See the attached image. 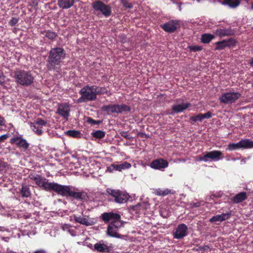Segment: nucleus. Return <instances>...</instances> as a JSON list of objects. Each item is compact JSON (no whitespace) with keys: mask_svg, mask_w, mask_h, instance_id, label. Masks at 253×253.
Here are the masks:
<instances>
[{"mask_svg":"<svg viewBox=\"0 0 253 253\" xmlns=\"http://www.w3.org/2000/svg\"><path fill=\"white\" fill-rule=\"evenodd\" d=\"M188 48L192 52L200 51L203 49V47L201 45H191L189 46Z\"/></svg>","mask_w":253,"mask_h":253,"instance_id":"nucleus-40","label":"nucleus"},{"mask_svg":"<svg viewBox=\"0 0 253 253\" xmlns=\"http://www.w3.org/2000/svg\"><path fill=\"white\" fill-rule=\"evenodd\" d=\"M106 191L109 195L114 198V201L117 203H125L129 198V196L127 193L120 190L107 188Z\"/></svg>","mask_w":253,"mask_h":253,"instance_id":"nucleus-7","label":"nucleus"},{"mask_svg":"<svg viewBox=\"0 0 253 253\" xmlns=\"http://www.w3.org/2000/svg\"><path fill=\"white\" fill-rule=\"evenodd\" d=\"M92 7L96 11H100L105 17L112 14V8L110 5L106 4L101 0H98L92 3Z\"/></svg>","mask_w":253,"mask_h":253,"instance_id":"nucleus-8","label":"nucleus"},{"mask_svg":"<svg viewBox=\"0 0 253 253\" xmlns=\"http://www.w3.org/2000/svg\"><path fill=\"white\" fill-rule=\"evenodd\" d=\"M194 206H195V207H197L199 206V204H195Z\"/></svg>","mask_w":253,"mask_h":253,"instance_id":"nucleus-56","label":"nucleus"},{"mask_svg":"<svg viewBox=\"0 0 253 253\" xmlns=\"http://www.w3.org/2000/svg\"><path fill=\"white\" fill-rule=\"evenodd\" d=\"M120 135L126 138L127 140H131L132 139V137L130 135L128 134L127 131H122L120 132Z\"/></svg>","mask_w":253,"mask_h":253,"instance_id":"nucleus-43","label":"nucleus"},{"mask_svg":"<svg viewBox=\"0 0 253 253\" xmlns=\"http://www.w3.org/2000/svg\"><path fill=\"white\" fill-rule=\"evenodd\" d=\"M168 166V161L162 158L155 159L150 164V167L151 168L159 170L166 168Z\"/></svg>","mask_w":253,"mask_h":253,"instance_id":"nucleus-14","label":"nucleus"},{"mask_svg":"<svg viewBox=\"0 0 253 253\" xmlns=\"http://www.w3.org/2000/svg\"><path fill=\"white\" fill-rule=\"evenodd\" d=\"M109 0H102L101 1H102L103 2L105 1V2L107 3Z\"/></svg>","mask_w":253,"mask_h":253,"instance_id":"nucleus-55","label":"nucleus"},{"mask_svg":"<svg viewBox=\"0 0 253 253\" xmlns=\"http://www.w3.org/2000/svg\"><path fill=\"white\" fill-rule=\"evenodd\" d=\"M70 112V109L68 104L62 103L59 105L57 113L66 121L68 120Z\"/></svg>","mask_w":253,"mask_h":253,"instance_id":"nucleus-16","label":"nucleus"},{"mask_svg":"<svg viewBox=\"0 0 253 253\" xmlns=\"http://www.w3.org/2000/svg\"><path fill=\"white\" fill-rule=\"evenodd\" d=\"M188 227L184 223L178 225L175 232L173 233V238L176 239H183L187 235Z\"/></svg>","mask_w":253,"mask_h":253,"instance_id":"nucleus-12","label":"nucleus"},{"mask_svg":"<svg viewBox=\"0 0 253 253\" xmlns=\"http://www.w3.org/2000/svg\"><path fill=\"white\" fill-rule=\"evenodd\" d=\"M252 9H253V3L252 4V7H251Z\"/></svg>","mask_w":253,"mask_h":253,"instance_id":"nucleus-58","label":"nucleus"},{"mask_svg":"<svg viewBox=\"0 0 253 253\" xmlns=\"http://www.w3.org/2000/svg\"><path fill=\"white\" fill-rule=\"evenodd\" d=\"M71 226L68 224H64L62 226V228L64 231H70Z\"/></svg>","mask_w":253,"mask_h":253,"instance_id":"nucleus-50","label":"nucleus"},{"mask_svg":"<svg viewBox=\"0 0 253 253\" xmlns=\"http://www.w3.org/2000/svg\"><path fill=\"white\" fill-rule=\"evenodd\" d=\"M41 34L43 35V38H46L52 41L54 40L57 36L56 33L50 30L41 31Z\"/></svg>","mask_w":253,"mask_h":253,"instance_id":"nucleus-26","label":"nucleus"},{"mask_svg":"<svg viewBox=\"0 0 253 253\" xmlns=\"http://www.w3.org/2000/svg\"><path fill=\"white\" fill-rule=\"evenodd\" d=\"M30 177L31 179L34 180L37 185L42 189V184H44L46 178L42 176L40 174H30Z\"/></svg>","mask_w":253,"mask_h":253,"instance_id":"nucleus-21","label":"nucleus"},{"mask_svg":"<svg viewBox=\"0 0 253 253\" xmlns=\"http://www.w3.org/2000/svg\"><path fill=\"white\" fill-rule=\"evenodd\" d=\"M147 205L144 203H138L136 205L133 206L131 207L132 211L135 212L136 213H144L147 209Z\"/></svg>","mask_w":253,"mask_h":253,"instance_id":"nucleus-23","label":"nucleus"},{"mask_svg":"<svg viewBox=\"0 0 253 253\" xmlns=\"http://www.w3.org/2000/svg\"><path fill=\"white\" fill-rule=\"evenodd\" d=\"M210 249V246L208 245H204L203 246H200L197 250V251L205 252Z\"/></svg>","mask_w":253,"mask_h":253,"instance_id":"nucleus-48","label":"nucleus"},{"mask_svg":"<svg viewBox=\"0 0 253 253\" xmlns=\"http://www.w3.org/2000/svg\"><path fill=\"white\" fill-rule=\"evenodd\" d=\"M101 218L105 223H108L111 221L110 224L117 229L121 227L124 223L121 220V215L113 212H104L101 214Z\"/></svg>","mask_w":253,"mask_h":253,"instance_id":"nucleus-6","label":"nucleus"},{"mask_svg":"<svg viewBox=\"0 0 253 253\" xmlns=\"http://www.w3.org/2000/svg\"><path fill=\"white\" fill-rule=\"evenodd\" d=\"M87 122L92 125H98L100 124L101 122L100 121L95 120L91 118H88L87 119Z\"/></svg>","mask_w":253,"mask_h":253,"instance_id":"nucleus-47","label":"nucleus"},{"mask_svg":"<svg viewBox=\"0 0 253 253\" xmlns=\"http://www.w3.org/2000/svg\"><path fill=\"white\" fill-rule=\"evenodd\" d=\"M101 110L107 115L113 113L127 114L131 111V107L125 104H110L102 106L101 108Z\"/></svg>","mask_w":253,"mask_h":253,"instance_id":"nucleus-4","label":"nucleus"},{"mask_svg":"<svg viewBox=\"0 0 253 253\" xmlns=\"http://www.w3.org/2000/svg\"><path fill=\"white\" fill-rule=\"evenodd\" d=\"M42 189L46 191H53L63 197H70L78 200H84L87 198L86 192L80 191L74 186L61 185L54 182H48L47 179L42 184Z\"/></svg>","mask_w":253,"mask_h":253,"instance_id":"nucleus-1","label":"nucleus"},{"mask_svg":"<svg viewBox=\"0 0 253 253\" xmlns=\"http://www.w3.org/2000/svg\"><path fill=\"white\" fill-rule=\"evenodd\" d=\"M239 149H241L239 142H238L237 143H229L228 145L227 150H228L229 151H233Z\"/></svg>","mask_w":253,"mask_h":253,"instance_id":"nucleus-37","label":"nucleus"},{"mask_svg":"<svg viewBox=\"0 0 253 253\" xmlns=\"http://www.w3.org/2000/svg\"><path fill=\"white\" fill-rule=\"evenodd\" d=\"M96 89H94L95 96L97 97V95H103L107 94L108 91L105 87H99L96 85Z\"/></svg>","mask_w":253,"mask_h":253,"instance_id":"nucleus-33","label":"nucleus"},{"mask_svg":"<svg viewBox=\"0 0 253 253\" xmlns=\"http://www.w3.org/2000/svg\"><path fill=\"white\" fill-rule=\"evenodd\" d=\"M241 96L238 92H229L223 93L219 97L221 103L224 104H232L235 102Z\"/></svg>","mask_w":253,"mask_h":253,"instance_id":"nucleus-10","label":"nucleus"},{"mask_svg":"<svg viewBox=\"0 0 253 253\" xmlns=\"http://www.w3.org/2000/svg\"><path fill=\"white\" fill-rule=\"evenodd\" d=\"M10 142L12 144H15L18 147L24 150L27 149L29 147V144L27 140L20 136L12 137Z\"/></svg>","mask_w":253,"mask_h":253,"instance_id":"nucleus-15","label":"nucleus"},{"mask_svg":"<svg viewBox=\"0 0 253 253\" xmlns=\"http://www.w3.org/2000/svg\"><path fill=\"white\" fill-rule=\"evenodd\" d=\"M180 21L171 20L161 25V27L166 32L172 33L180 27Z\"/></svg>","mask_w":253,"mask_h":253,"instance_id":"nucleus-11","label":"nucleus"},{"mask_svg":"<svg viewBox=\"0 0 253 253\" xmlns=\"http://www.w3.org/2000/svg\"><path fill=\"white\" fill-rule=\"evenodd\" d=\"M222 219H223V218H221L220 214H217L211 218L209 221L211 223L215 222H222Z\"/></svg>","mask_w":253,"mask_h":253,"instance_id":"nucleus-41","label":"nucleus"},{"mask_svg":"<svg viewBox=\"0 0 253 253\" xmlns=\"http://www.w3.org/2000/svg\"><path fill=\"white\" fill-rule=\"evenodd\" d=\"M15 82L22 86L31 85L34 81V77L31 71L18 70L14 73Z\"/></svg>","mask_w":253,"mask_h":253,"instance_id":"nucleus-3","label":"nucleus"},{"mask_svg":"<svg viewBox=\"0 0 253 253\" xmlns=\"http://www.w3.org/2000/svg\"><path fill=\"white\" fill-rule=\"evenodd\" d=\"M32 253H47V252L45 249H40L33 251Z\"/></svg>","mask_w":253,"mask_h":253,"instance_id":"nucleus-51","label":"nucleus"},{"mask_svg":"<svg viewBox=\"0 0 253 253\" xmlns=\"http://www.w3.org/2000/svg\"><path fill=\"white\" fill-rule=\"evenodd\" d=\"M249 65L250 66L253 67V57L251 59L249 62Z\"/></svg>","mask_w":253,"mask_h":253,"instance_id":"nucleus-54","label":"nucleus"},{"mask_svg":"<svg viewBox=\"0 0 253 253\" xmlns=\"http://www.w3.org/2000/svg\"><path fill=\"white\" fill-rule=\"evenodd\" d=\"M5 77L3 75L2 73L0 74V84L2 85L5 82Z\"/></svg>","mask_w":253,"mask_h":253,"instance_id":"nucleus-52","label":"nucleus"},{"mask_svg":"<svg viewBox=\"0 0 253 253\" xmlns=\"http://www.w3.org/2000/svg\"><path fill=\"white\" fill-rule=\"evenodd\" d=\"M240 2V0H223L221 1V4L228 5L230 8H235L237 7Z\"/></svg>","mask_w":253,"mask_h":253,"instance_id":"nucleus-27","label":"nucleus"},{"mask_svg":"<svg viewBox=\"0 0 253 253\" xmlns=\"http://www.w3.org/2000/svg\"><path fill=\"white\" fill-rule=\"evenodd\" d=\"M94 247L97 252L100 253H109L111 251V248L104 244L96 243Z\"/></svg>","mask_w":253,"mask_h":253,"instance_id":"nucleus-25","label":"nucleus"},{"mask_svg":"<svg viewBox=\"0 0 253 253\" xmlns=\"http://www.w3.org/2000/svg\"><path fill=\"white\" fill-rule=\"evenodd\" d=\"M248 198L247 194L246 192H240L236 194L232 199V202L234 204L240 203Z\"/></svg>","mask_w":253,"mask_h":253,"instance_id":"nucleus-22","label":"nucleus"},{"mask_svg":"<svg viewBox=\"0 0 253 253\" xmlns=\"http://www.w3.org/2000/svg\"><path fill=\"white\" fill-rule=\"evenodd\" d=\"M131 165L130 163L125 162L120 165L112 164L110 167H107V170L112 172L114 170L122 171L123 169H129Z\"/></svg>","mask_w":253,"mask_h":253,"instance_id":"nucleus-17","label":"nucleus"},{"mask_svg":"<svg viewBox=\"0 0 253 253\" xmlns=\"http://www.w3.org/2000/svg\"><path fill=\"white\" fill-rule=\"evenodd\" d=\"M75 2V0H58L57 4L62 9H68L71 7Z\"/></svg>","mask_w":253,"mask_h":253,"instance_id":"nucleus-24","label":"nucleus"},{"mask_svg":"<svg viewBox=\"0 0 253 253\" xmlns=\"http://www.w3.org/2000/svg\"><path fill=\"white\" fill-rule=\"evenodd\" d=\"M66 57L65 50L59 47L51 49L48 56L46 67L49 71H54L59 73L61 70L60 66L62 61Z\"/></svg>","mask_w":253,"mask_h":253,"instance_id":"nucleus-2","label":"nucleus"},{"mask_svg":"<svg viewBox=\"0 0 253 253\" xmlns=\"http://www.w3.org/2000/svg\"><path fill=\"white\" fill-rule=\"evenodd\" d=\"M30 127L31 129L38 135H41L43 133L42 127L37 126L33 123H31Z\"/></svg>","mask_w":253,"mask_h":253,"instance_id":"nucleus-32","label":"nucleus"},{"mask_svg":"<svg viewBox=\"0 0 253 253\" xmlns=\"http://www.w3.org/2000/svg\"><path fill=\"white\" fill-rule=\"evenodd\" d=\"M215 38V36L211 34H203L201 36V42L203 43H209Z\"/></svg>","mask_w":253,"mask_h":253,"instance_id":"nucleus-30","label":"nucleus"},{"mask_svg":"<svg viewBox=\"0 0 253 253\" xmlns=\"http://www.w3.org/2000/svg\"><path fill=\"white\" fill-rule=\"evenodd\" d=\"M1 163H0V168H1Z\"/></svg>","mask_w":253,"mask_h":253,"instance_id":"nucleus-59","label":"nucleus"},{"mask_svg":"<svg viewBox=\"0 0 253 253\" xmlns=\"http://www.w3.org/2000/svg\"><path fill=\"white\" fill-rule=\"evenodd\" d=\"M214 34L219 38H222L226 36L233 35L234 32L231 29L218 28L215 30Z\"/></svg>","mask_w":253,"mask_h":253,"instance_id":"nucleus-19","label":"nucleus"},{"mask_svg":"<svg viewBox=\"0 0 253 253\" xmlns=\"http://www.w3.org/2000/svg\"><path fill=\"white\" fill-rule=\"evenodd\" d=\"M9 134L8 133H6L3 135H2L0 136V143H2L5 141L9 137Z\"/></svg>","mask_w":253,"mask_h":253,"instance_id":"nucleus-49","label":"nucleus"},{"mask_svg":"<svg viewBox=\"0 0 253 253\" xmlns=\"http://www.w3.org/2000/svg\"><path fill=\"white\" fill-rule=\"evenodd\" d=\"M21 194L23 197H29L31 195L30 189L27 186H23L21 190Z\"/></svg>","mask_w":253,"mask_h":253,"instance_id":"nucleus-34","label":"nucleus"},{"mask_svg":"<svg viewBox=\"0 0 253 253\" xmlns=\"http://www.w3.org/2000/svg\"><path fill=\"white\" fill-rule=\"evenodd\" d=\"M241 149H249L253 148V141L249 139H242L239 141Z\"/></svg>","mask_w":253,"mask_h":253,"instance_id":"nucleus-28","label":"nucleus"},{"mask_svg":"<svg viewBox=\"0 0 253 253\" xmlns=\"http://www.w3.org/2000/svg\"><path fill=\"white\" fill-rule=\"evenodd\" d=\"M236 41L233 38H229L228 40H224L222 41L216 42L215 50H221L226 47L234 46L235 45Z\"/></svg>","mask_w":253,"mask_h":253,"instance_id":"nucleus-13","label":"nucleus"},{"mask_svg":"<svg viewBox=\"0 0 253 253\" xmlns=\"http://www.w3.org/2000/svg\"><path fill=\"white\" fill-rule=\"evenodd\" d=\"M221 218H223L222 219V221H223L225 220L226 219H229L231 215V211H229L226 213H222V214H220Z\"/></svg>","mask_w":253,"mask_h":253,"instance_id":"nucleus-42","label":"nucleus"},{"mask_svg":"<svg viewBox=\"0 0 253 253\" xmlns=\"http://www.w3.org/2000/svg\"><path fill=\"white\" fill-rule=\"evenodd\" d=\"M200 114H201V116L202 120L205 119H210L212 117V113L211 111H208V112H207L205 114L200 113Z\"/></svg>","mask_w":253,"mask_h":253,"instance_id":"nucleus-45","label":"nucleus"},{"mask_svg":"<svg viewBox=\"0 0 253 253\" xmlns=\"http://www.w3.org/2000/svg\"><path fill=\"white\" fill-rule=\"evenodd\" d=\"M144 133H139L138 134V135H144Z\"/></svg>","mask_w":253,"mask_h":253,"instance_id":"nucleus-57","label":"nucleus"},{"mask_svg":"<svg viewBox=\"0 0 253 253\" xmlns=\"http://www.w3.org/2000/svg\"><path fill=\"white\" fill-rule=\"evenodd\" d=\"M190 120L193 122V123H192V124H193L194 123H195L197 121L202 122L203 121L202 119L200 113L198 114V115H197L196 116L190 117Z\"/></svg>","mask_w":253,"mask_h":253,"instance_id":"nucleus-39","label":"nucleus"},{"mask_svg":"<svg viewBox=\"0 0 253 253\" xmlns=\"http://www.w3.org/2000/svg\"><path fill=\"white\" fill-rule=\"evenodd\" d=\"M19 21V18L12 17L9 21V25L11 26H15Z\"/></svg>","mask_w":253,"mask_h":253,"instance_id":"nucleus-46","label":"nucleus"},{"mask_svg":"<svg viewBox=\"0 0 253 253\" xmlns=\"http://www.w3.org/2000/svg\"><path fill=\"white\" fill-rule=\"evenodd\" d=\"M222 155V153L221 151L214 150L206 152L198 156L197 160L205 162H208L209 160H211L212 161H217L221 159Z\"/></svg>","mask_w":253,"mask_h":253,"instance_id":"nucleus-9","label":"nucleus"},{"mask_svg":"<svg viewBox=\"0 0 253 253\" xmlns=\"http://www.w3.org/2000/svg\"><path fill=\"white\" fill-rule=\"evenodd\" d=\"M96 88V85H86L84 86L79 92L81 97L78 99V102L82 103L95 100L96 96L94 89Z\"/></svg>","mask_w":253,"mask_h":253,"instance_id":"nucleus-5","label":"nucleus"},{"mask_svg":"<svg viewBox=\"0 0 253 253\" xmlns=\"http://www.w3.org/2000/svg\"><path fill=\"white\" fill-rule=\"evenodd\" d=\"M118 230V229L109 223L107 227V233L110 236L119 238L120 236L117 232Z\"/></svg>","mask_w":253,"mask_h":253,"instance_id":"nucleus-29","label":"nucleus"},{"mask_svg":"<svg viewBox=\"0 0 253 253\" xmlns=\"http://www.w3.org/2000/svg\"><path fill=\"white\" fill-rule=\"evenodd\" d=\"M34 124L37 126L42 127V126H45L46 125L47 122L42 119L38 118L35 121Z\"/></svg>","mask_w":253,"mask_h":253,"instance_id":"nucleus-38","label":"nucleus"},{"mask_svg":"<svg viewBox=\"0 0 253 253\" xmlns=\"http://www.w3.org/2000/svg\"><path fill=\"white\" fill-rule=\"evenodd\" d=\"M67 135L74 138L80 137L81 132L75 130H69L66 132Z\"/></svg>","mask_w":253,"mask_h":253,"instance_id":"nucleus-36","label":"nucleus"},{"mask_svg":"<svg viewBox=\"0 0 253 253\" xmlns=\"http://www.w3.org/2000/svg\"><path fill=\"white\" fill-rule=\"evenodd\" d=\"M191 106L190 103H186L181 104L174 105L171 108L172 112L171 114L174 113H178L183 112L184 110L187 109L188 107Z\"/></svg>","mask_w":253,"mask_h":253,"instance_id":"nucleus-18","label":"nucleus"},{"mask_svg":"<svg viewBox=\"0 0 253 253\" xmlns=\"http://www.w3.org/2000/svg\"><path fill=\"white\" fill-rule=\"evenodd\" d=\"M121 2L123 6L127 8H131L132 5L131 3L128 2L127 0H121Z\"/></svg>","mask_w":253,"mask_h":253,"instance_id":"nucleus-44","label":"nucleus"},{"mask_svg":"<svg viewBox=\"0 0 253 253\" xmlns=\"http://www.w3.org/2000/svg\"><path fill=\"white\" fill-rule=\"evenodd\" d=\"M74 219L76 223H79L86 226H89L92 225L90 220H89L88 216L84 215L83 216H77L76 214L73 215Z\"/></svg>","mask_w":253,"mask_h":253,"instance_id":"nucleus-20","label":"nucleus"},{"mask_svg":"<svg viewBox=\"0 0 253 253\" xmlns=\"http://www.w3.org/2000/svg\"><path fill=\"white\" fill-rule=\"evenodd\" d=\"M92 135L94 138L101 139L105 136V132L101 130H97L92 132Z\"/></svg>","mask_w":253,"mask_h":253,"instance_id":"nucleus-35","label":"nucleus"},{"mask_svg":"<svg viewBox=\"0 0 253 253\" xmlns=\"http://www.w3.org/2000/svg\"><path fill=\"white\" fill-rule=\"evenodd\" d=\"M5 119L4 118L0 115V126H4L5 125Z\"/></svg>","mask_w":253,"mask_h":253,"instance_id":"nucleus-53","label":"nucleus"},{"mask_svg":"<svg viewBox=\"0 0 253 253\" xmlns=\"http://www.w3.org/2000/svg\"><path fill=\"white\" fill-rule=\"evenodd\" d=\"M154 193L157 196H165L169 194H173V192H171V190L169 189H156L154 192Z\"/></svg>","mask_w":253,"mask_h":253,"instance_id":"nucleus-31","label":"nucleus"}]
</instances>
